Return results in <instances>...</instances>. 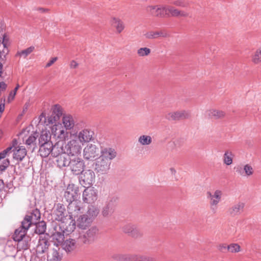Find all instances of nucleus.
Listing matches in <instances>:
<instances>
[{
    "label": "nucleus",
    "mask_w": 261,
    "mask_h": 261,
    "mask_svg": "<svg viewBox=\"0 0 261 261\" xmlns=\"http://www.w3.org/2000/svg\"><path fill=\"white\" fill-rule=\"evenodd\" d=\"M117 156L116 150L111 147L102 148L100 155L96 159L94 163L95 171L99 174H105L109 172L112 161Z\"/></svg>",
    "instance_id": "obj_1"
},
{
    "label": "nucleus",
    "mask_w": 261,
    "mask_h": 261,
    "mask_svg": "<svg viewBox=\"0 0 261 261\" xmlns=\"http://www.w3.org/2000/svg\"><path fill=\"white\" fill-rule=\"evenodd\" d=\"M99 229L96 226H92L88 229H83L79 233L77 242L81 244L90 245L97 239Z\"/></svg>",
    "instance_id": "obj_2"
},
{
    "label": "nucleus",
    "mask_w": 261,
    "mask_h": 261,
    "mask_svg": "<svg viewBox=\"0 0 261 261\" xmlns=\"http://www.w3.org/2000/svg\"><path fill=\"white\" fill-rule=\"evenodd\" d=\"M63 115L62 108L59 105H55L51 109V114L46 119V125L59 123L60 117Z\"/></svg>",
    "instance_id": "obj_3"
},
{
    "label": "nucleus",
    "mask_w": 261,
    "mask_h": 261,
    "mask_svg": "<svg viewBox=\"0 0 261 261\" xmlns=\"http://www.w3.org/2000/svg\"><path fill=\"white\" fill-rule=\"evenodd\" d=\"M206 196L209 200L211 210L215 213L218 208V204L221 201L222 192L220 190H215L213 193L207 191Z\"/></svg>",
    "instance_id": "obj_4"
},
{
    "label": "nucleus",
    "mask_w": 261,
    "mask_h": 261,
    "mask_svg": "<svg viewBox=\"0 0 261 261\" xmlns=\"http://www.w3.org/2000/svg\"><path fill=\"white\" fill-rule=\"evenodd\" d=\"M51 135L59 141H65L68 138V132L60 123H54L51 128Z\"/></svg>",
    "instance_id": "obj_5"
},
{
    "label": "nucleus",
    "mask_w": 261,
    "mask_h": 261,
    "mask_svg": "<svg viewBox=\"0 0 261 261\" xmlns=\"http://www.w3.org/2000/svg\"><path fill=\"white\" fill-rule=\"evenodd\" d=\"M81 149L79 141L76 139H71L65 146V153L68 155H77L81 153Z\"/></svg>",
    "instance_id": "obj_6"
},
{
    "label": "nucleus",
    "mask_w": 261,
    "mask_h": 261,
    "mask_svg": "<svg viewBox=\"0 0 261 261\" xmlns=\"http://www.w3.org/2000/svg\"><path fill=\"white\" fill-rule=\"evenodd\" d=\"M100 150L95 144H88L84 149L83 156L86 160H93L98 157Z\"/></svg>",
    "instance_id": "obj_7"
},
{
    "label": "nucleus",
    "mask_w": 261,
    "mask_h": 261,
    "mask_svg": "<svg viewBox=\"0 0 261 261\" xmlns=\"http://www.w3.org/2000/svg\"><path fill=\"white\" fill-rule=\"evenodd\" d=\"M81 174L80 181L83 185L84 187L87 186L89 187L95 182V174L92 170H84Z\"/></svg>",
    "instance_id": "obj_8"
},
{
    "label": "nucleus",
    "mask_w": 261,
    "mask_h": 261,
    "mask_svg": "<svg viewBox=\"0 0 261 261\" xmlns=\"http://www.w3.org/2000/svg\"><path fill=\"white\" fill-rule=\"evenodd\" d=\"M41 217L40 211L37 208L32 210L31 211L28 212L23 220L22 221L27 226L29 227L37 223Z\"/></svg>",
    "instance_id": "obj_9"
},
{
    "label": "nucleus",
    "mask_w": 261,
    "mask_h": 261,
    "mask_svg": "<svg viewBox=\"0 0 261 261\" xmlns=\"http://www.w3.org/2000/svg\"><path fill=\"white\" fill-rule=\"evenodd\" d=\"M145 10L148 14L153 17L163 18L166 16L165 5H149Z\"/></svg>",
    "instance_id": "obj_10"
},
{
    "label": "nucleus",
    "mask_w": 261,
    "mask_h": 261,
    "mask_svg": "<svg viewBox=\"0 0 261 261\" xmlns=\"http://www.w3.org/2000/svg\"><path fill=\"white\" fill-rule=\"evenodd\" d=\"M69 167L73 174L79 175L84 170L85 163L82 159L75 157L70 160Z\"/></svg>",
    "instance_id": "obj_11"
},
{
    "label": "nucleus",
    "mask_w": 261,
    "mask_h": 261,
    "mask_svg": "<svg viewBox=\"0 0 261 261\" xmlns=\"http://www.w3.org/2000/svg\"><path fill=\"white\" fill-rule=\"evenodd\" d=\"M79 192L77 186L74 184H69L64 192V198L68 202L75 201L79 197Z\"/></svg>",
    "instance_id": "obj_12"
},
{
    "label": "nucleus",
    "mask_w": 261,
    "mask_h": 261,
    "mask_svg": "<svg viewBox=\"0 0 261 261\" xmlns=\"http://www.w3.org/2000/svg\"><path fill=\"white\" fill-rule=\"evenodd\" d=\"M245 203L242 201H239L231 206L227 210L228 216L230 217H235L240 215L244 211Z\"/></svg>",
    "instance_id": "obj_13"
},
{
    "label": "nucleus",
    "mask_w": 261,
    "mask_h": 261,
    "mask_svg": "<svg viewBox=\"0 0 261 261\" xmlns=\"http://www.w3.org/2000/svg\"><path fill=\"white\" fill-rule=\"evenodd\" d=\"M65 214L66 209L64 205L58 203L56 209L51 214L52 219L53 221H57L62 223V222H64L66 219Z\"/></svg>",
    "instance_id": "obj_14"
},
{
    "label": "nucleus",
    "mask_w": 261,
    "mask_h": 261,
    "mask_svg": "<svg viewBox=\"0 0 261 261\" xmlns=\"http://www.w3.org/2000/svg\"><path fill=\"white\" fill-rule=\"evenodd\" d=\"M77 137L81 143H88L94 140V133L90 129L85 128L78 133Z\"/></svg>",
    "instance_id": "obj_15"
},
{
    "label": "nucleus",
    "mask_w": 261,
    "mask_h": 261,
    "mask_svg": "<svg viewBox=\"0 0 261 261\" xmlns=\"http://www.w3.org/2000/svg\"><path fill=\"white\" fill-rule=\"evenodd\" d=\"M97 199V194L95 190L92 188H86L83 193V201L87 203H93Z\"/></svg>",
    "instance_id": "obj_16"
},
{
    "label": "nucleus",
    "mask_w": 261,
    "mask_h": 261,
    "mask_svg": "<svg viewBox=\"0 0 261 261\" xmlns=\"http://www.w3.org/2000/svg\"><path fill=\"white\" fill-rule=\"evenodd\" d=\"M68 203V210L70 214L69 217L71 218L77 217L82 208L81 201L76 200Z\"/></svg>",
    "instance_id": "obj_17"
},
{
    "label": "nucleus",
    "mask_w": 261,
    "mask_h": 261,
    "mask_svg": "<svg viewBox=\"0 0 261 261\" xmlns=\"http://www.w3.org/2000/svg\"><path fill=\"white\" fill-rule=\"evenodd\" d=\"M66 221L61 223L60 227L63 231V233L68 235L74 231L75 228V220L70 218L69 219H66Z\"/></svg>",
    "instance_id": "obj_18"
},
{
    "label": "nucleus",
    "mask_w": 261,
    "mask_h": 261,
    "mask_svg": "<svg viewBox=\"0 0 261 261\" xmlns=\"http://www.w3.org/2000/svg\"><path fill=\"white\" fill-rule=\"evenodd\" d=\"M190 117V113L186 110L177 111L168 114L167 118L170 120H178L181 119H187Z\"/></svg>",
    "instance_id": "obj_19"
},
{
    "label": "nucleus",
    "mask_w": 261,
    "mask_h": 261,
    "mask_svg": "<svg viewBox=\"0 0 261 261\" xmlns=\"http://www.w3.org/2000/svg\"><path fill=\"white\" fill-rule=\"evenodd\" d=\"M166 16L187 17L188 13L184 11L179 10L171 6H165Z\"/></svg>",
    "instance_id": "obj_20"
},
{
    "label": "nucleus",
    "mask_w": 261,
    "mask_h": 261,
    "mask_svg": "<svg viewBox=\"0 0 261 261\" xmlns=\"http://www.w3.org/2000/svg\"><path fill=\"white\" fill-rule=\"evenodd\" d=\"M29 228L25 224L21 222L20 226L15 230L13 236L14 241H20L25 238L27 232Z\"/></svg>",
    "instance_id": "obj_21"
},
{
    "label": "nucleus",
    "mask_w": 261,
    "mask_h": 261,
    "mask_svg": "<svg viewBox=\"0 0 261 261\" xmlns=\"http://www.w3.org/2000/svg\"><path fill=\"white\" fill-rule=\"evenodd\" d=\"M122 231L128 233L133 237H137L142 234L139 229L135 225L132 224H126L122 227Z\"/></svg>",
    "instance_id": "obj_22"
},
{
    "label": "nucleus",
    "mask_w": 261,
    "mask_h": 261,
    "mask_svg": "<svg viewBox=\"0 0 261 261\" xmlns=\"http://www.w3.org/2000/svg\"><path fill=\"white\" fill-rule=\"evenodd\" d=\"M50 243L46 239H40L36 247V252L38 254H40L47 252L49 249Z\"/></svg>",
    "instance_id": "obj_23"
},
{
    "label": "nucleus",
    "mask_w": 261,
    "mask_h": 261,
    "mask_svg": "<svg viewBox=\"0 0 261 261\" xmlns=\"http://www.w3.org/2000/svg\"><path fill=\"white\" fill-rule=\"evenodd\" d=\"M92 222V219L89 218L87 215H83L77 219V225L80 228L85 229L90 225Z\"/></svg>",
    "instance_id": "obj_24"
},
{
    "label": "nucleus",
    "mask_w": 261,
    "mask_h": 261,
    "mask_svg": "<svg viewBox=\"0 0 261 261\" xmlns=\"http://www.w3.org/2000/svg\"><path fill=\"white\" fill-rule=\"evenodd\" d=\"M58 141L51 147V155L58 158L61 155L66 154L65 153V147H63L62 143Z\"/></svg>",
    "instance_id": "obj_25"
},
{
    "label": "nucleus",
    "mask_w": 261,
    "mask_h": 261,
    "mask_svg": "<svg viewBox=\"0 0 261 261\" xmlns=\"http://www.w3.org/2000/svg\"><path fill=\"white\" fill-rule=\"evenodd\" d=\"M27 152V150L24 147H18L14 150L13 158L19 163L25 158Z\"/></svg>",
    "instance_id": "obj_26"
},
{
    "label": "nucleus",
    "mask_w": 261,
    "mask_h": 261,
    "mask_svg": "<svg viewBox=\"0 0 261 261\" xmlns=\"http://www.w3.org/2000/svg\"><path fill=\"white\" fill-rule=\"evenodd\" d=\"M168 34L163 31H149L144 34V36L148 39H155L160 37L166 38Z\"/></svg>",
    "instance_id": "obj_27"
},
{
    "label": "nucleus",
    "mask_w": 261,
    "mask_h": 261,
    "mask_svg": "<svg viewBox=\"0 0 261 261\" xmlns=\"http://www.w3.org/2000/svg\"><path fill=\"white\" fill-rule=\"evenodd\" d=\"M53 147V143H46L45 144L40 145L39 153L40 155L43 158H46L49 154H51V147Z\"/></svg>",
    "instance_id": "obj_28"
},
{
    "label": "nucleus",
    "mask_w": 261,
    "mask_h": 261,
    "mask_svg": "<svg viewBox=\"0 0 261 261\" xmlns=\"http://www.w3.org/2000/svg\"><path fill=\"white\" fill-rule=\"evenodd\" d=\"M208 117L214 119H222L226 115L224 111L220 110L211 109L206 112Z\"/></svg>",
    "instance_id": "obj_29"
},
{
    "label": "nucleus",
    "mask_w": 261,
    "mask_h": 261,
    "mask_svg": "<svg viewBox=\"0 0 261 261\" xmlns=\"http://www.w3.org/2000/svg\"><path fill=\"white\" fill-rule=\"evenodd\" d=\"M62 122L64 127L67 129H71L74 126V121L72 116L70 115H65L63 116Z\"/></svg>",
    "instance_id": "obj_30"
},
{
    "label": "nucleus",
    "mask_w": 261,
    "mask_h": 261,
    "mask_svg": "<svg viewBox=\"0 0 261 261\" xmlns=\"http://www.w3.org/2000/svg\"><path fill=\"white\" fill-rule=\"evenodd\" d=\"M61 246L66 252H71L76 247V242L74 239L70 238L64 241Z\"/></svg>",
    "instance_id": "obj_31"
},
{
    "label": "nucleus",
    "mask_w": 261,
    "mask_h": 261,
    "mask_svg": "<svg viewBox=\"0 0 261 261\" xmlns=\"http://www.w3.org/2000/svg\"><path fill=\"white\" fill-rule=\"evenodd\" d=\"M51 134L48 130H42L39 138V144H45L46 143H53L50 141Z\"/></svg>",
    "instance_id": "obj_32"
},
{
    "label": "nucleus",
    "mask_w": 261,
    "mask_h": 261,
    "mask_svg": "<svg viewBox=\"0 0 261 261\" xmlns=\"http://www.w3.org/2000/svg\"><path fill=\"white\" fill-rule=\"evenodd\" d=\"M68 155L64 154L61 155L57 158L56 160L57 164L58 167L62 168L64 167H69L70 164V159L68 156Z\"/></svg>",
    "instance_id": "obj_33"
},
{
    "label": "nucleus",
    "mask_w": 261,
    "mask_h": 261,
    "mask_svg": "<svg viewBox=\"0 0 261 261\" xmlns=\"http://www.w3.org/2000/svg\"><path fill=\"white\" fill-rule=\"evenodd\" d=\"M51 238L56 247H58L59 245H62L64 241V235L63 233L60 232L56 231L53 233Z\"/></svg>",
    "instance_id": "obj_34"
},
{
    "label": "nucleus",
    "mask_w": 261,
    "mask_h": 261,
    "mask_svg": "<svg viewBox=\"0 0 261 261\" xmlns=\"http://www.w3.org/2000/svg\"><path fill=\"white\" fill-rule=\"evenodd\" d=\"M17 242V248L18 250H27L30 246L29 243V238H24L20 241H16Z\"/></svg>",
    "instance_id": "obj_35"
},
{
    "label": "nucleus",
    "mask_w": 261,
    "mask_h": 261,
    "mask_svg": "<svg viewBox=\"0 0 261 261\" xmlns=\"http://www.w3.org/2000/svg\"><path fill=\"white\" fill-rule=\"evenodd\" d=\"M6 35L3 37V43L4 47L0 48V61H4L5 59L6 55L8 53V48L7 47V42L5 39Z\"/></svg>",
    "instance_id": "obj_36"
},
{
    "label": "nucleus",
    "mask_w": 261,
    "mask_h": 261,
    "mask_svg": "<svg viewBox=\"0 0 261 261\" xmlns=\"http://www.w3.org/2000/svg\"><path fill=\"white\" fill-rule=\"evenodd\" d=\"M36 225L35 232L36 233L41 234H44L46 229V224L44 221H38L37 224H33Z\"/></svg>",
    "instance_id": "obj_37"
},
{
    "label": "nucleus",
    "mask_w": 261,
    "mask_h": 261,
    "mask_svg": "<svg viewBox=\"0 0 261 261\" xmlns=\"http://www.w3.org/2000/svg\"><path fill=\"white\" fill-rule=\"evenodd\" d=\"M99 213V210L98 207L93 206L90 205L88 207V210L87 212V214L89 218L92 219V221L98 215Z\"/></svg>",
    "instance_id": "obj_38"
},
{
    "label": "nucleus",
    "mask_w": 261,
    "mask_h": 261,
    "mask_svg": "<svg viewBox=\"0 0 261 261\" xmlns=\"http://www.w3.org/2000/svg\"><path fill=\"white\" fill-rule=\"evenodd\" d=\"M35 49V47L33 46H31L29 47L22 50L21 51H18L15 57H22L23 58H26L28 55L31 54Z\"/></svg>",
    "instance_id": "obj_39"
},
{
    "label": "nucleus",
    "mask_w": 261,
    "mask_h": 261,
    "mask_svg": "<svg viewBox=\"0 0 261 261\" xmlns=\"http://www.w3.org/2000/svg\"><path fill=\"white\" fill-rule=\"evenodd\" d=\"M115 210L111 208L110 206L105 205L102 207L101 214L104 218H109L114 213Z\"/></svg>",
    "instance_id": "obj_40"
},
{
    "label": "nucleus",
    "mask_w": 261,
    "mask_h": 261,
    "mask_svg": "<svg viewBox=\"0 0 261 261\" xmlns=\"http://www.w3.org/2000/svg\"><path fill=\"white\" fill-rule=\"evenodd\" d=\"M112 23L118 33H120L124 29V23L119 18H113Z\"/></svg>",
    "instance_id": "obj_41"
},
{
    "label": "nucleus",
    "mask_w": 261,
    "mask_h": 261,
    "mask_svg": "<svg viewBox=\"0 0 261 261\" xmlns=\"http://www.w3.org/2000/svg\"><path fill=\"white\" fill-rule=\"evenodd\" d=\"M118 198L115 195H111L109 196L106 204L110 206L111 208L115 210V208L118 203Z\"/></svg>",
    "instance_id": "obj_42"
},
{
    "label": "nucleus",
    "mask_w": 261,
    "mask_h": 261,
    "mask_svg": "<svg viewBox=\"0 0 261 261\" xmlns=\"http://www.w3.org/2000/svg\"><path fill=\"white\" fill-rule=\"evenodd\" d=\"M251 61L255 65L261 63V51L257 48L251 55Z\"/></svg>",
    "instance_id": "obj_43"
},
{
    "label": "nucleus",
    "mask_w": 261,
    "mask_h": 261,
    "mask_svg": "<svg viewBox=\"0 0 261 261\" xmlns=\"http://www.w3.org/2000/svg\"><path fill=\"white\" fill-rule=\"evenodd\" d=\"M38 137V133L34 132L31 134L25 140V144L28 146H35L36 145V141Z\"/></svg>",
    "instance_id": "obj_44"
},
{
    "label": "nucleus",
    "mask_w": 261,
    "mask_h": 261,
    "mask_svg": "<svg viewBox=\"0 0 261 261\" xmlns=\"http://www.w3.org/2000/svg\"><path fill=\"white\" fill-rule=\"evenodd\" d=\"M233 154L231 151L226 150L223 156V162L226 165H230L232 163Z\"/></svg>",
    "instance_id": "obj_45"
},
{
    "label": "nucleus",
    "mask_w": 261,
    "mask_h": 261,
    "mask_svg": "<svg viewBox=\"0 0 261 261\" xmlns=\"http://www.w3.org/2000/svg\"><path fill=\"white\" fill-rule=\"evenodd\" d=\"M138 142L142 145H148L152 142V138L150 136L142 135L138 138Z\"/></svg>",
    "instance_id": "obj_46"
},
{
    "label": "nucleus",
    "mask_w": 261,
    "mask_h": 261,
    "mask_svg": "<svg viewBox=\"0 0 261 261\" xmlns=\"http://www.w3.org/2000/svg\"><path fill=\"white\" fill-rule=\"evenodd\" d=\"M113 257L117 261H130L131 254H117L114 255Z\"/></svg>",
    "instance_id": "obj_47"
},
{
    "label": "nucleus",
    "mask_w": 261,
    "mask_h": 261,
    "mask_svg": "<svg viewBox=\"0 0 261 261\" xmlns=\"http://www.w3.org/2000/svg\"><path fill=\"white\" fill-rule=\"evenodd\" d=\"M170 4L181 8H187L190 5L189 2L186 0H175L170 2Z\"/></svg>",
    "instance_id": "obj_48"
},
{
    "label": "nucleus",
    "mask_w": 261,
    "mask_h": 261,
    "mask_svg": "<svg viewBox=\"0 0 261 261\" xmlns=\"http://www.w3.org/2000/svg\"><path fill=\"white\" fill-rule=\"evenodd\" d=\"M227 247V251L231 253H238L241 250V247L237 243L230 244Z\"/></svg>",
    "instance_id": "obj_49"
},
{
    "label": "nucleus",
    "mask_w": 261,
    "mask_h": 261,
    "mask_svg": "<svg viewBox=\"0 0 261 261\" xmlns=\"http://www.w3.org/2000/svg\"><path fill=\"white\" fill-rule=\"evenodd\" d=\"M151 53L150 48L142 47L137 50V54L140 57H144L149 55Z\"/></svg>",
    "instance_id": "obj_50"
},
{
    "label": "nucleus",
    "mask_w": 261,
    "mask_h": 261,
    "mask_svg": "<svg viewBox=\"0 0 261 261\" xmlns=\"http://www.w3.org/2000/svg\"><path fill=\"white\" fill-rule=\"evenodd\" d=\"M244 175L250 176L253 173L252 167L249 164H246L244 167Z\"/></svg>",
    "instance_id": "obj_51"
},
{
    "label": "nucleus",
    "mask_w": 261,
    "mask_h": 261,
    "mask_svg": "<svg viewBox=\"0 0 261 261\" xmlns=\"http://www.w3.org/2000/svg\"><path fill=\"white\" fill-rule=\"evenodd\" d=\"M51 255L53 256L52 259L53 261H58L59 260L60 255L58 250L56 248H53L50 250Z\"/></svg>",
    "instance_id": "obj_52"
},
{
    "label": "nucleus",
    "mask_w": 261,
    "mask_h": 261,
    "mask_svg": "<svg viewBox=\"0 0 261 261\" xmlns=\"http://www.w3.org/2000/svg\"><path fill=\"white\" fill-rule=\"evenodd\" d=\"M12 148V146L8 147L6 149L0 152V160L4 159L8 153L11 151Z\"/></svg>",
    "instance_id": "obj_53"
},
{
    "label": "nucleus",
    "mask_w": 261,
    "mask_h": 261,
    "mask_svg": "<svg viewBox=\"0 0 261 261\" xmlns=\"http://www.w3.org/2000/svg\"><path fill=\"white\" fill-rule=\"evenodd\" d=\"M10 164V161L8 159L5 160L3 164L0 165V171H5L6 168L8 167V166Z\"/></svg>",
    "instance_id": "obj_54"
},
{
    "label": "nucleus",
    "mask_w": 261,
    "mask_h": 261,
    "mask_svg": "<svg viewBox=\"0 0 261 261\" xmlns=\"http://www.w3.org/2000/svg\"><path fill=\"white\" fill-rule=\"evenodd\" d=\"M228 245L225 244H221L217 246L218 249L221 252L226 253L227 251Z\"/></svg>",
    "instance_id": "obj_55"
},
{
    "label": "nucleus",
    "mask_w": 261,
    "mask_h": 261,
    "mask_svg": "<svg viewBox=\"0 0 261 261\" xmlns=\"http://www.w3.org/2000/svg\"><path fill=\"white\" fill-rule=\"evenodd\" d=\"M140 261H156V260L154 257L151 256L140 255Z\"/></svg>",
    "instance_id": "obj_56"
},
{
    "label": "nucleus",
    "mask_w": 261,
    "mask_h": 261,
    "mask_svg": "<svg viewBox=\"0 0 261 261\" xmlns=\"http://www.w3.org/2000/svg\"><path fill=\"white\" fill-rule=\"evenodd\" d=\"M58 60L57 57H54L51 59V60L46 64L45 67L48 68L51 66L57 60Z\"/></svg>",
    "instance_id": "obj_57"
},
{
    "label": "nucleus",
    "mask_w": 261,
    "mask_h": 261,
    "mask_svg": "<svg viewBox=\"0 0 261 261\" xmlns=\"http://www.w3.org/2000/svg\"><path fill=\"white\" fill-rule=\"evenodd\" d=\"M140 255L131 254L130 261H140Z\"/></svg>",
    "instance_id": "obj_58"
},
{
    "label": "nucleus",
    "mask_w": 261,
    "mask_h": 261,
    "mask_svg": "<svg viewBox=\"0 0 261 261\" xmlns=\"http://www.w3.org/2000/svg\"><path fill=\"white\" fill-rule=\"evenodd\" d=\"M79 64L74 60H72L70 63V67L72 69H75L77 67Z\"/></svg>",
    "instance_id": "obj_59"
},
{
    "label": "nucleus",
    "mask_w": 261,
    "mask_h": 261,
    "mask_svg": "<svg viewBox=\"0 0 261 261\" xmlns=\"http://www.w3.org/2000/svg\"><path fill=\"white\" fill-rule=\"evenodd\" d=\"M7 88V85L4 82H0V92L6 90Z\"/></svg>",
    "instance_id": "obj_60"
},
{
    "label": "nucleus",
    "mask_w": 261,
    "mask_h": 261,
    "mask_svg": "<svg viewBox=\"0 0 261 261\" xmlns=\"http://www.w3.org/2000/svg\"><path fill=\"white\" fill-rule=\"evenodd\" d=\"M15 95H16V94H15V92H13L12 91H11L9 94V95L8 96V101H10L11 100H13L15 97Z\"/></svg>",
    "instance_id": "obj_61"
},
{
    "label": "nucleus",
    "mask_w": 261,
    "mask_h": 261,
    "mask_svg": "<svg viewBox=\"0 0 261 261\" xmlns=\"http://www.w3.org/2000/svg\"><path fill=\"white\" fill-rule=\"evenodd\" d=\"M236 172L241 175H244V169H242L241 167L238 168L236 170Z\"/></svg>",
    "instance_id": "obj_62"
},
{
    "label": "nucleus",
    "mask_w": 261,
    "mask_h": 261,
    "mask_svg": "<svg viewBox=\"0 0 261 261\" xmlns=\"http://www.w3.org/2000/svg\"><path fill=\"white\" fill-rule=\"evenodd\" d=\"M37 10L40 11L41 13H45L48 11V9L43 8H38L37 9Z\"/></svg>",
    "instance_id": "obj_63"
},
{
    "label": "nucleus",
    "mask_w": 261,
    "mask_h": 261,
    "mask_svg": "<svg viewBox=\"0 0 261 261\" xmlns=\"http://www.w3.org/2000/svg\"><path fill=\"white\" fill-rule=\"evenodd\" d=\"M4 188V183L3 179H0V192L2 191Z\"/></svg>",
    "instance_id": "obj_64"
}]
</instances>
